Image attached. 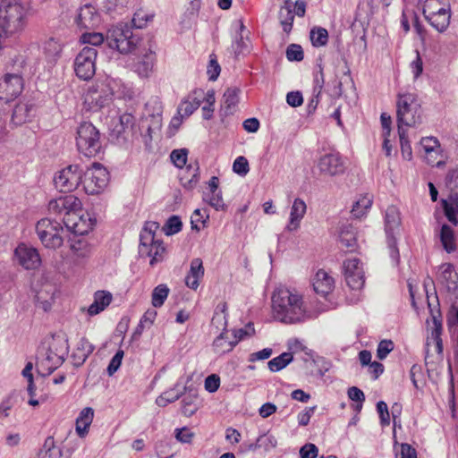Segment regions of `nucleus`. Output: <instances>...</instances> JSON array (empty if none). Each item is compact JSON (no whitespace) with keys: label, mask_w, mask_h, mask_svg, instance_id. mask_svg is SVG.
<instances>
[{"label":"nucleus","mask_w":458,"mask_h":458,"mask_svg":"<svg viewBox=\"0 0 458 458\" xmlns=\"http://www.w3.org/2000/svg\"><path fill=\"white\" fill-rule=\"evenodd\" d=\"M272 314L285 324L298 323L309 317L302 295L287 288H279L273 293Z\"/></svg>","instance_id":"obj_1"},{"label":"nucleus","mask_w":458,"mask_h":458,"mask_svg":"<svg viewBox=\"0 0 458 458\" xmlns=\"http://www.w3.org/2000/svg\"><path fill=\"white\" fill-rule=\"evenodd\" d=\"M31 14L30 3L3 0L0 4V28L6 34L21 31L25 28Z\"/></svg>","instance_id":"obj_2"},{"label":"nucleus","mask_w":458,"mask_h":458,"mask_svg":"<svg viewBox=\"0 0 458 458\" xmlns=\"http://www.w3.org/2000/svg\"><path fill=\"white\" fill-rule=\"evenodd\" d=\"M396 108L398 127L407 129L421 123L423 111L416 94L411 92L399 94Z\"/></svg>","instance_id":"obj_3"},{"label":"nucleus","mask_w":458,"mask_h":458,"mask_svg":"<svg viewBox=\"0 0 458 458\" xmlns=\"http://www.w3.org/2000/svg\"><path fill=\"white\" fill-rule=\"evenodd\" d=\"M157 55L155 45L152 41L140 43L132 53L131 69L140 78H149L155 70Z\"/></svg>","instance_id":"obj_4"},{"label":"nucleus","mask_w":458,"mask_h":458,"mask_svg":"<svg viewBox=\"0 0 458 458\" xmlns=\"http://www.w3.org/2000/svg\"><path fill=\"white\" fill-rule=\"evenodd\" d=\"M76 146L86 157H95L101 149L99 131L91 123L84 122L77 129Z\"/></svg>","instance_id":"obj_5"},{"label":"nucleus","mask_w":458,"mask_h":458,"mask_svg":"<svg viewBox=\"0 0 458 458\" xmlns=\"http://www.w3.org/2000/svg\"><path fill=\"white\" fill-rule=\"evenodd\" d=\"M36 231L43 245L49 249L60 248L67 236V230L60 223L48 218L39 220Z\"/></svg>","instance_id":"obj_6"},{"label":"nucleus","mask_w":458,"mask_h":458,"mask_svg":"<svg viewBox=\"0 0 458 458\" xmlns=\"http://www.w3.org/2000/svg\"><path fill=\"white\" fill-rule=\"evenodd\" d=\"M109 173L99 163H94L84 173L82 186L88 195H98L105 191L109 183Z\"/></svg>","instance_id":"obj_7"},{"label":"nucleus","mask_w":458,"mask_h":458,"mask_svg":"<svg viewBox=\"0 0 458 458\" xmlns=\"http://www.w3.org/2000/svg\"><path fill=\"white\" fill-rule=\"evenodd\" d=\"M343 275L347 286L355 293H360L365 284L363 265L357 258L346 259L343 263Z\"/></svg>","instance_id":"obj_8"},{"label":"nucleus","mask_w":458,"mask_h":458,"mask_svg":"<svg viewBox=\"0 0 458 458\" xmlns=\"http://www.w3.org/2000/svg\"><path fill=\"white\" fill-rule=\"evenodd\" d=\"M97 50L85 47L77 55L74 60V72L83 81L90 80L96 72Z\"/></svg>","instance_id":"obj_9"},{"label":"nucleus","mask_w":458,"mask_h":458,"mask_svg":"<svg viewBox=\"0 0 458 458\" xmlns=\"http://www.w3.org/2000/svg\"><path fill=\"white\" fill-rule=\"evenodd\" d=\"M84 173L77 165H70L57 173L55 177V185L60 191H72L82 183Z\"/></svg>","instance_id":"obj_10"},{"label":"nucleus","mask_w":458,"mask_h":458,"mask_svg":"<svg viewBox=\"0 0 458 458\" xmlns=\"http://www.w3.org/2000/svg\"><path fill=\"white\" fill-rule=\"evenodd\" d=\"M106 40L109 47L116 49L122 54H132L135 48L139 47L136 44L135 38L129 30H123L118 27L109 31Z\"/></svg>","instance_id":"obj_11"},{"label":"nucleus","mask_w":458,"mask_h":458,"mask_svg":"<svg viewBox=\"0 0 458 458\" xmlns=\"http://www.w3.org/2000/svg\"><path fill=\"white\" fill-rule=\"evenodd\" d=\"M64 223L66 228L74 234L84 235L93 229L96 219L90 213L81 208V211L64 216Z\"/></svg>","instance_id":"obj_12"},{"label":"nucleus","mask_w":458,"mask_h":458,"mask_svg":"<svg viewBox=\"0 0 458 458\" xmlns=\"http://www.w3.org/2000/svg\"><path fill=\"white\" fill-rule=\"evenodd\" d=\"M23 89V79L17 74L7 73L0 80V99L10 102L20 96Z\"/></svg>","instance_id":"obj_13"},{"label":"nucleus","mask_w":458,"mask_h":458,"mask_svg":"<svg viewBox=\"0 0 458 458\" xmlns=\"http://www.w3.org/2000/svg\"><path fill=\"white\" fill-rule=\"evenodd\" d=\"M311 284L316 294L325 300L331 301L335 282L328 272L324 269H318L311 277Z\"/></svg>","instance_id":"obj_14"},{"label":"nucleus","mask_w":458,"mask_h":458,"mask_svg":"<svg viewBox=\"0 0 458 458\" xmlns=\"http://www.w3.org/2000/svg\"><path fill=\"white\" fill-rule=\"evenodd\" d=\"M81 202L79 198L74 195L60 196L48 204V209L55 213L62 215L64 216H68L71 213H76L81 211Z\"/></svg>","instance_id":"obj_15"},{"label":"nucleus","mask_w":458,"mask_h":458,"mask_svg":"<svg viewBox=\"0 0 458 458\" xmlns=\"http://www.w3.org/2000/svg\"><path fill=\"white\" fill-rule=\"evenodd\" d=\"M75 23L81 30H95L100 25L101 17L93 5L85 4L80 8Z\"/></svg>","instance_id":"obj_16"},{"label":"nucleus","mask_w":458,"mask_h":458,"mask_svg":"<svg viewBox=\"0 0 458 458\" xmlns=\"http://www.w3.org/2000/svg\"><path fill=\"white\" fill-rule=\"evenodd\" d=\"M317 166L323 175L333 176L344 171V163L337 152H330L322 156Z\"/></svg>","instance_id":"obj_17"},{"label":"nucleus","mask_w":458,"mask_h":458,"mask_svg":"<svg viewBox=\"0 0 458 458\" xmlns=\"http://www.w3.org/2000/svg\"><path fill=\"white\" fill-rule=\"evenodd\" d=\"M15 257L19 264L26 269L36 268L40 264V257L38 250L25 244H20L16 248Z\"/></svg>","instance_id":"obj_18"},{"label":"nucleus","mask_w":458,"mask_h":458,"mask_svg":"<svg viewBox=\"0 0 458 458\" xmlns=\"http://www.w3.org/2000/svg\"><path fill=\"white\" fill-rule=\"evenodd\" d=\"M307 211L305 201L300 198H296L290 209L289 221L286 229L290 232L296 231L301 226V222Z\"/></svg>","instance_id":"obj_19"},{"label":"nucleus","mask_w":458,"mask_h":458,"mask_svg":"<svg viewBox=\"0 0 458 458\" xmlns=\"http://www.w3.org/2000/svg\"><path fill=\"white\" fill-rule=\"evenodd\" d=\"M113 296L107 291H97L93 295V302L87 309L89 317L96 316L104 311L112 302Z\"/></svg>","instance_id":"obj_20"},{"label":"nucleus","mask_w":458,"mask_h":458,"mask_svg":"<svg viewBox=\"0 0 458 458\" xmlns=\"http://www.w3.org/2000/svg\"><path fill=\"white\" fill-rule=\"evenodd\" d=\"M204 276V267L202 260L199 258L193 259L191 262L190 270L185 277L186 285L196 290Z\"/></svg>","instance_id":"obj_21"},{"label":"nucleus","mask_w":458,"mask_h":458,"mask_svg":"<svg viewBox=\"0 0 458 458\" xmlns=\"http://www.w3.org/2000/svg\"><path fill=\"white\" fill-rule=\"evenodd\" d=\"M140 251L142 254L146 253L150 258L149 263L151 266L162 261L165 256V248L163 242L158 240L148 242L147 248H143V244L140 243Z\"/></svg>","instance_id":"obj_22"},{"label":"nucleus","mask_w":458,"mask_h":458,"mask_svg":"<svg viewBox=\"0 0 458 458\" xmlns=\"http://www.w3.org/2000/svg\"><path fill=\"white\" fill-rule=\"evenodd\" d=\"M94 419V411L90 407H86L81 411L75 422V430L80 437H85L89 430V427Z\"/></svg>","instance_id":"obj_23"},{"label":"nucleus","mask_w":458,"mask_h":458,"mask_svg":"<svg viewBox=\"0 0 458 458\" xmlns=\"http://www.w3.org/2000/svg\"><path fill=\"white\" fill-rule=\"evenodd\" d=\"M185 98H187L197 109L202 102L207 103L209 106L215 105L216 102L215 91L212 89L206 92L202 89H195L191 91Z\"/></svg>","instance_id":"obj_24"},{"label":"nucleus","mask_w":458,"mask_h":458,"mask_svg":"<svg viewBox=\"0 0 458 458\" xmlns=\"http://www.w3.org/2000/svg\"><path fill=\"white\" fill-rule=\"evenodd\" d=\"M42 51L48 62L55 63L61 56L63 44L59 39L50 38L43 43Z\"/></svg>","instance_id":"obj_25"},{"label":"nucleus","mask_w":458,"mask_h":458,"mask_svg":"<svg viewBox=\"0 0 458 458\" xmlns=\"http://www.w3.org/2000/svg\"><path fill=\"white\" fill-rule=\"evenodd\" d=\"M55 299V287L51 284H43L37 292L36 300L44 310H50Z\"/></svg>","instance_id":"obj_26"},{"label":"nucleus","mask_w":458,"mask_h":458,"mask_svg":"<svg viewBox=\"0 0 458 458\" xmlns=\"http://www.w3.org/2000/svg\"><path fill=\"white\" fill-rule=\"evenodd\" d=\"M382 132L381 136L383 138V148L386 152V156H390L392 152V145L390 144V134H391V124L392 119L389 114L386 113H382L380 116Z\"/></svg>","instance_id":"obj_27"},{"label":"nucleus","mask_w":458,"mask_h":458,"mask_svg":"<svg viewBox=\"0 0 458 458\" xmlns=\"http://www.w3.org/2000/svg\"><path fill=\"white\" fill-rule=\"evenodd\" d=\"M372 205V197L369 194H364L358 197L352 205V215L356 218L364 216Z\"/></svg>","instance_id":"obj_28"},{"label":"nucleus","mask_w":458,"mask_h":458,"mask_svg":"<svg viewBox=\"0 0 458 458\" xmlns=\"http://www.w3.org/2000/svg\"><path fill=\"white\" fill-rule=\"evenodd\" d=\"M181 181L184 187L192 189L199 181V167L198 164L189 165L184 174L181 176Z\"/></svg>","instance_id":"obj_29"},{"label":"nucleus","mask_w":458,"mask_h":458,"mask_svg":"<svg viewBox=\"0 0 458 458\" xmlns=\"http://www.w3.org/2000/svg\"><path fill=\"white\" fill-rule=\"evenodd\" d=\"M70 242V249L72 254L77 258H86L90 253V247L85 239L74 235Z\"/></svg>","instance_id":"obj_30"},{"label":"nucleus","mask_w":458,"mask_h":458,"mask_svg":"<svg viewBox=\"0 0 458 458\" xmlns=\"http://www.w3.org/2000/svg\"><path fill=\"white\" fill-rule=\"evenodd\" d=\"M425 18L437 30L444 31L450 23V9Z\"/></svg>","instance_id":"obj_31"},{"label":"nucleus","mask_w":458,"mask_h":458,"mask_svg":"<svg viewBox=\"0 0 458 458\" xmlns=\"http://www.w3.org/2000/svg\"><path fill=\"white\" fill-rule=\"evenodd\" d=\"M448 9H450L449 4H446L445 0H425L423 14L425 17L433 16V14L439 13Z\"/></svg>","instance_id":"obj_32"},{"label":"nucleus","mask_w":458,"mask_h":458,"mask_svg":"<svg viewBox=\"0 0 458 458\" xmlns=\"http://www.w3.org/2000/svg\"><path fill=\"white\" fill-rule=\"evenodd\" d=\"M209 220V214L206 209H196L191 216V228L199 232L207 227Z\"/></svg>","instance_id":"obj_33"},{"label":"nucleus","mask_w":458,"mask_h":458,"mask_svg":"<svg viewBox=\"0 0 458 458\" xmlns=\"http://www.w3.org/2000/svg\"><path fill=\"white\" fill-rule=\"evenodd\" d=\"M32 106L26 103H19L15 106L13 113L12 120L15 124H22L26 123L30 117V112Z\"/></svg>","instance_id":"obj_34"},{"label":"nucleus","mask_w":458,"mask_h":458,"mask_svg":"<svg viewBox=\"0 0 458 458\" xmlns=\"http://www.w3.org/2000/svg\"><path fill=\"white\" fill-rule=\"evenodd\" d=\"M386 228L388 232H393L401 225L400 212L394 206L388 207L385 216Z\"/></svg>","instance_id":"obj_35"},{"label":"nucleus","mask_w":458,"mask_h":458,"mask_svg":"<svg viewBox=\"0 0 458 458\" xmlns=\"http://www.w3.org/2000/svg\"><path fill=\"white\" fill-rule=\"evenodd\" d=\"M203 200L216 211H225L227 205L224 202L222 192H205Z\"/></svg>","instance_id":"obj_36"},{"label":"nucleus","mask_w":458,"mask_h":458,"mask_svg":"<svg viewBox=\"0 0 458 458\" xmlns=\"http://www.w3.org/2000/svg\"><path fill=\"white\" fill-rule=\"evenodd\" d=\"M169 292V288L164 284L155 287L151 294V303L153 307L160 308L167 299Z\"/></svg>","instance_id":"obj_37"},{"label":"nucleus","mask_w":458,"mask_h":458,"mask_svg":"<svg viewBox=\"0 0 458 458\" xmlns=\"http://www.w3.org/2000/svg\"><path fill=\"white\" fill-rule=\"evenodd\" d=\"M441 242L447 252H451L455 249V239L454 230L444 225L440 233Z\"/></svg>","instance_id":"obj_38"},{"label":"nucleus","mask_w":458,"mask_h":458,"mask_svg":"<svg viewBox=\"0 0 458 458\" xmlns=\"http://www.w3.org/2000/svg\"><path fill=\"white\" fill-rule=\"evenodd\" d=\"M402 156L406 160H411L412 157V148L408 138L407 129L399 126L398 129Z\"/></svg>","instance_id":"obj_39"},{"label":"nucleus","mask_w":458,"mask_h":458,"mask_svg":"<svg viewBox=\"0 0 458 458\" xmlns=\"http://www.w3.org/2000/svg\"><path fill=\"white\" fill-rule=\"evenodd\" d=\"M443 208L446 218L456 225L458 224V204L455 200H442Z\"/></svg>","instance_id":"obj_40"},{"label":"nucleus","mask_w":458,"mask_h":458,"mask_svg":"<svg viewBox=\"0 0 458 458\" xmlns=\"http://www.w3.org/2000/svg\"><path fill=\"white\" fill-rule=\"evenodd\" d=\"M310 40L314 47H319L327 45L328 41V32L321 27L313 28L310 31Z\"/></svg>","instance_id":"obj_41"},{"label":"nucleus","mask_w":458,"mask_h":458,"mask_svg":"<svg viewBox=\"0 0 458 458\" xmlns=\"http://www.w3.org/2000/svg\"><path fill=\"white\" fill-rule=\"evenodd\" d=\"M293 360V354L290 352H284L281 355L270 360L268 361V368L271 371H278L284 369Z\"/></svg>","instance_id":"obj_42"},{"label":"nucleus","mask_w":458,"mask_h":458,"mask_svg":"<svg viewBox=\"0 0 458 458\" xmlns=\"http://www.w3.org/2000/svg\"><path fill=\"white\" fill-rule=\"evenodd\" d=\"M153 18V13H149L143 9H139L133 15L132 23L137 28H143L146 27L148 22H151Z\"/></svg>","instance_id":"obj_43"},{"label":"nucleus","mask_w":458,"mask_h":458,"mask_svg":"<svg viewBox=\"0 0 458 458\" xmlns=\"http://www.w3.org/2000/svg\"><path fill=\"white\" fill-rule=\"evenodd\" d=\"M158 228V224L156 222H147L144 225L143 231L140 234V242L143 248L148 247V242L155 240V231Z\"/></svg>","instance_id":"obj_44"},{"label":"nucleus","mask_w":458,"mask_h":458,"mask_svg":"<svg viewBox=\"0 0 458 458\" xmlns=\"http://www.w3.org/2000/svg\"><path fill=\"white\" fill-rule=\"evenodd\" d=\"M427 163L432 166H440L445 164V156L441 147L425 153Z\"/></svg>","instance_id":"obj_45"},{"label":"nucleus","mask_w":458,"mask_h":458,"mask_svg":"<svg viewBox=\"0 0 458 458\" xmlns=\"http://www.w3.org/2000/svg\"><path fill=\"white\" fill-rule=\"evenodd\" d=\"M213 346L217 353H225L231 352L233 349L234 344L233 342L228 341L225 337L224 334H221L218 337L215 339Z\"/></svg>","instance_id":"obj_46"},{"label":"nucleus","mask_w":458,"mask_h":458,"mask_svg":"<svg viewBox=\"0 0 458 458\" xmlns=\"http://www.w3.org/2000/svg\"><path fill=\"white\" fill-rule=\"evenodd\" d=\"M188 153L187 148L174 149L171 152L170 158L176 167L183 168L187 163Z\"/></svg>","instance_id":"obj_47"},{"label":"nucleus","mask_w":458,"mask_h":458,"mask_svg":"<svg viewBox=\"0 0 458 458\" xmlns=\"http://www.w3.org/2000/svg\"><path fill=\"white\" fill-rule=\"evenodd\" d=\"M80 40L82 44H89L94 47H98L103 44L105 38L101 33L86 31L82 33Z\"/></svg>","instance_id":"obj_48"},{"label":"nucleus","mask_w":458,"mask_h":458,"mask_svg":"<svg viewBox=\"0 0 458 458\" xmlns=\"http://www.w3.org/2000/svg\"><path fill=\"white\" fill-rule=\"evenodd\" d=\"M341 248L346 252L355 250L357 242L354 235L351 233H342L340 236Z\"/></svg>","instance_id":"obj_49"},{"label":"nucleus","mask_w":458,"mask_h":458,"mask_svg":"<svg viewBox=\"0 0 458 458\" xmlns=\"http://www.w3.org/2000/svg\"><path fill=\"white\" fill-rule=\"evenodd\" d=\"M220 72L221 68L217 62L216 55L215 54H211L209 55V62L207 67V74L209 81H216L218 78Z\"/></svg>","instance_id":"obj_50"},{"label":"nucleus","mask_w":458,"mask_h":458,"mask_svg":"<svg viewBox=\"0 0 458 458\" xmlns=\"http://www.w3.org/2000/svg\"><path fill=\"white\" fill-rule=\"evenodd\" d=\"M348 397L357 403L354 406V410L360 411L362 408V403L365 401L364 393L356 386H352L348 389Z\"/></svg>","instance_id":"obj_51"},{"label":"nucleus","mask_w":458,"mask_h":458,"mask_svg":"<svg viewBox=\"0 0 458 458\" xmlns=\"http://www.w3.org/2000/svg\"><path fill=\"white\" fill-rule=\"evenodd\" d=\"M239 89L237 88H229L224 93V105L226 108L233 107L237 105L239 98Z\"/></svg>","instance_id":"obj_52"},{"label":"nucleus","mask_w":458,"mask_h":458,"mask_svg":"<svg viewBox=\"0 0 458 458\" xmlns=\"http://www.w3.org/2000/svg\"><path fill=\"white\" fill-rule=\"evenodd\" d=\"M394 344L391 340H382L377 349V357L384 360L393 350Z\"/></svg>","instance_id":"obj_53"},{"label":"nucleus","mask_w":458,"mask_h":458,"mask_svg":"<svg viewBox=\"0 0 458 458\" xmlns=\"http://www.w3.org/2000/svg\"><path fill=\"white\" fill-rule=\"evenodd\" d=\"M394 448L399 446L400 448V458H418L417 451L414 447H412L410 444L403 443L398 444L397 441H394Z\"/></svg>","instance_id":"obj_54"},{"label":"nucleus","mask_w":458,"mask_h":458,"mask_svg":"<svg viewBox=\"0 0 458 458\" xmlns=\"http://www.w3.org/2000/svg\"><path fill=\"white\" fill-rule=\"evenodd\" d=\"M182 221L180 217L176 216H171L165 226V231L166 234H174L182 230Z\"/></svg>","instance_id":"obj_55"},{"label":"nucleus","mask_w":458,"mask_h":458,"mask_svg":"<svg viewBox=\"0 0 458 458\" xmlns=\"http://www.w3.org/2000/svg\"><path fill=\"white\" fill-rule=\"evenodd\" d=\"M233 170L234 173L240 175H245L250 170L249 162L246 157L241 156L238 157L233 165Z\"/></svg>","instance_id":"obj_56"},{"label":"nucleus","mask_w":458,"mask_h":458,"mask_svg":"<svg viewBox=\"0 0 458 458\" xmlns=\"http://www.w3.org/2000/svg\"><path fill=\"white\" fill-rule=\"evenodd\" d=\"M286 56L289 61H301L304 57L302 48L299 45H291L286 50Z\"/></svg>","instance_id":"obj_57"},{"label":"nucleus","mask_w":458,"mask_h":458,"mask_svg":"<svg viewBox=\"0 0 458 458\" xmlns=\"http://www.w3.org/2000/svg\"><path fill=\"white\" fill-rule=\"evenodd\" d=\"M205 389L209 393H215L220 386V377L216 374H211L206 377L204 383Z\"/></svg>","instance_id":"obj_58"},{"label":"nucleus","mask_w":458,"mask_h":458,"mask_svg":"<svg viewBox=\"0 0 458 458\" xmlns=\"http://www.w3.org/2000/svg\"><path fill=\"white\" fill-rule=\"evenodd\" d=\"M196 110L197 108L187 98H184L178 106V114L188 118Z\"/></svg>","instance_id":"obj_59"},{"label":"nucleus","mask_w":458,"mask_h":458,"mask_svg":"<svg viewBox=\"0 0 458 458\" xmlns=\"http://www.w3.org/2000/svg\"><path fill=\"white\" fill-rule=\"evenodd\" d=\"M318 454V447L311 443L305 444L300 449V456L301 458H317Z\"/></svg>","instance_id":"obj_60"},{"label":"nucleus","mask_w":458,"mask_h":458,"mask_svg":"<svg viewBox=\"0 0 458 458\" xmlns=\"http://www.w3.org/2000/svg\"><path fill=\"white\" fill-rule=\"evenodd\" d=\"M157 316V310H153V309H149L142 316L141 319H140V327L141 328H145V327H149L153 325L156 318Z\"/></svg>","instance_id":"obj_61"},{"label":"nucleus","mask_w":458,"mask_h":458,"mask_svg":"<svg viewBox=\"0 0 458 458\" xmlns=\"http://www.w3.org/2000/svg\"><path fill=\"white\" fill-rule=\"evenodd\" d=\"M116 94L118 98L128 100L133 99L134 97L136 96V92L133 89V88L125 84H122L119 86Z\"/></svg>","instance_id":"obj_62"},{"label":"nucleus","mask_w":458,"mask_h":458,"mask_svg":"<svg viewBox=\"0 0 458 458\" xmlns=\"http://www.w3.org/2000/svg\"><path fill=\"white\" fill-rule=\"evenodd\" d=\"M420 144L425 153L428 151H432L441 147L438 140L435 137H425L420 140Z\"/></svg>","instance_id":"obj_63"},{"label":"nucleus","mask_w":458,"mask_h":458,"mask_svg":"<svg viewBox=\"0 0 458 458\" xmlns=\"http://www.w3.org/2000/svg\"><path fill=\"white\" fill-rule=\"evenodd\" d=\"M193 437L194 433L191 432L188 428L176 429L175 437L182 443H191Z\"/></svg>","instance_id":"obj_64"}]
</instances>
